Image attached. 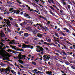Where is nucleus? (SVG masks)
<instances>
[{
	"label": "nucleus",
	"mask_w": 75,
	"mask_h": 75,
	"mask_svg": "<svg viewBox=\"0 0 75 75\" xmlns=\"http://www.w3.org/2000/svg\"><path fill=\"white\" fill-rule=\"evenodd\" d=\"M7 51L8 52H10L15 54H19V55L18 56V58L20 60L21 59H23V57H22V55L21 54V52H20L19 53L18 52L14 50L12 51L10 49H8V50Z\"/></svg>",
	"instance_id": "1"
},
{
	"label": "nucleus",
	"mask_w": 75,
	"mask_h": 75,
	"mask_svg": "<svg viewBox=\"0 0 75 75\" xmlns=\"http://www.w3.org/2000/svg\"><path fill=\"white\" fill-rule=\"evenodd\" d=\"M36 47H37V48L36 49V51L38 53L41 52V51H42L41 52V54H43L44 53L43 52L44 50L43 48L42 47L39 46H37Z\"/></svg>",
	"instance_id": "2"
},
{
	"label": "nucleus",
	"mask_w": 75,
	"mask_h": 75,
	"mask_svg": "<svg viewBox=\"0 0 75 75\" xmlns=\"http://www.w3.org/2000/svg\"><path fill=\"white\" fill-rule=\"evenodd\" d=\"M4 20L5 21V22H2V23H6L9 27L11 26V24L10 23V21L9 19L7 20L5 18L4 19Z\"/></svg>",
	"instance_id": "3"
},
{
	"label": "nucleus",
	"mask_w": 75,
	"mask_h": 75,
	"mask_svg": "<svg viewBox=\"0 0 75 75\" xmlns=\"http://www.w3.org/2000/svg\"><path fill=\"white\" fill-rule=\"evenodd\" d=\"M24 48H30V49H33V46L29 45H24Z\"/></svg>",
	"instance_id": "4"
},
{
	"label": "nucleus",
	"mask_w": 75,
	"mask_h": 75,
	"mask_svg": "<svg viewBox=\"0 0 75 75\" xmlns=\"http://www.w3.org/2000/svg\"><path fill=\"white\" fill-rule=\"evenodd\" d=\"M5 71H9V72H10V70L8 69H0V72H4Z\"/></svg>",
	"instance_id": "5"
},
{
	"label": "nucleus",
	"mask_w": 75,
	"mask_h": 75,
	"mask_svg": "<svg viewBox=\"0 0 75 75\" xmlns=\"http://www.w3.org/2000/svg\"><path fill=\"white\" fill-rule=\"evenodd\" d=\"M43 57L44 58V61H45V62L47 61L48 60H49V58L50 59L51 58L49 57L48 56L45 55L43 56Z\"/></svg>",
	"instance_id": "6"
},
{
	"label": "nucleus",
	"mask_w": 75,
	"mask_h": 75,
	"mask_svg": "<svg viewBox=\"0 0 75 75\" xmlns=\"http://www.w3.org/2000/svg\"><path fill=\"white\" fill-rule=\"evenodd\" d=\"M29 35V34L28 33H25L24 34V36L26 38L28 37Z\"/></svg>",
	"instance_id": "7"
},
{
	"label": "nucleus",
	"mask_w": 75,
	"mask_h": 75,
	"mask_svg": "<svg viewBox=\"0 0 75 75\" xmlns=\"http://www.w3.org/2000/svg\"><path fill=\"white\" fill-rule=\"evenodd\" d=\"M50 13H51V15H52L53 16H56V15L55 14V13L53 12H52L50 10L49 11Z\"/></svg>",
	"instance_id": "8"
},
{
	"label": "nucleus",
	"mask_w": 75,
	"mask_h": 75,
	"mask_svg": "<svg viewBox=\"0 0 75 75\" xmlns=\"http://www.w3.org/2000/svg\"><path fill=\"white\" fill-rule=\"evenodd\" d=\"M20 11L19 10H17L16 11V10H15L14 13H16L17 15L18 14H20Z\"/></svg>",
	"instance_id": "9"
},
{
	"label": "nucleus",
	"mask_w": 75,
	"mask_h": 75,
	"mask_svg": "<svg viewBox=\"0 0 75 75\" xmlns=\"http://www.w3.org/2000/svg\"><path fill=\"white\" fill-rule=\"evenodd\" d=\"M16 44V43L15 42V40H12L11 41V42H10L9 43V44Z\"/></svg>",
	"instance_id": "10"
},
{
	"label": "nucleus",
	"mask_w": 75,
	"mask_h": 75,
	"mask_svg": "<svg viewBox=\"0 0 75 75\" xmlns=\"http://www.w3.org/2000/svg\"><path fill=\"white\" fill-rule=\"evenodd\" d=\"M0 44L1 45H0V49H1V47H3L4 46H5V45H4V44L2 43V42H0Z\"/></svg>",
	"instance_id": "11"
},
{
	"label": "nucleus",
	"mask_w": 75,
	"mask_h": 75,
	"mask_svg": "<svg viewBox=\"0 0 75 75\" xmlns=\"http://www.w3.org/2000/svg\"><path fill=\"white\" fill-rule=\"evenodd\" d=\"M0 34L1 35V37L2 38L6 36V35H5V34L4 33H0Z\"/></svg>",
	"instance_id": "12"
},
{
	"label": "nucleus",
	"mask_w": 75,
	"mask_h": 75,
	"mask_svg": "<svg viewBox=\"0 0 75 75\" xmlns=\"http://www.w3.org/2000/svg\"><path fill=\"white\" fill-rule=\"evenodd\" d=\"M23 23V25H26L28 23V20H25L24 22Z\"/></svg>",
	"instance_id": "13"
},
{
	"label": "nucleus",
	"mask_w": 75,
	"mask_h": 75,
	"mask_svg": "<svg viewBox=\"0 0 75 75\" xmlns=\"http://www.w3.org/2000/svg\"><path fill=\"white\" fill-rule=\"evenodd\" d=\"M46 73L47 74L51 75H52V72L51 71H48L46 72Z\"/></svg>",
	"instance_id": "14"
},
{
	"label": "nucleus",
	"mask_w": 75,
	"mask_h": 75,
	"mask_svg": "<svg viewBox=\"0 0 75 75\" xmlns=\"http://www.w3.org/2000/svg\"><path fill=\"white\" fill-rule=\"evenodd\" d=\"M29 16V15L28 14H27L26 13H24V16L25 18H28V17Z\"/></svg>",
	"instance_id": "15"
},
{
	"label": "nucleus",
	"mask_w": 75,
	"mask_h": 75,
	"mask_svg": "<svg viewBox=\"0 0 75 75\" xmlns=\"http://www.w3.org/2000/svg\"><path fill=\"white\" fill-rule=\"evenodd\" d=\"M9 45L10 46V47H11L12 48H13V49H14V48H17L16 46H12L11 45Z\"/></svg>",
	"instance_id": "16"
},
{
	"label": "nucleus",
	"mask_w": 75,
	"mask_h": 75,
	"mask_svg": "<svg viewBox=\"0 0 75 75\" xmlns=\"http://www.w3.org/2000/svg\"><path fill=\"white\" fill-rule=\"evenodd\" d=\"M44 44L46 45H50V44L49 43H47V42H44Z\"/></svg>",
	"instance_id": "17"
},
{
	"label": "nucleus",
	"mask_w": 75,
	"mask_h": 75,
	"mask_svg": "<svg viewBox=\"0 0 75 75\" xmlns=\"http://www.w3.org/2000/svg\"><path fill=\"white\" fill-rule=\"evenodd\" d=\"M13 8H10L9 11L11 13L13 12Z\"/></svg>",
	"instance_id": "18"
},
{
	"label": "nucleus",
	"mask_w": 75,
	"mask_h": 75,
	"mask_svg": "<svg viewBox=\"0 0 75 75\" xmlns=\"http://www.w3.org/2000/svg\"><path fill=\"white\" fill-rule=\"evenodd\" d=\"M49 7L53 11H54L55 10V9L52 6H50Z\"/></svg>",
	"instance_id": "19"
},
{
	"label": "nucleus",
	"mask_w": 75,
	"mask_h": 75,
	"mask_svg": "<svg viewBox=\"0 0 75 75\" xmlns=\"http://www.w3.org/2000/svg\"><path fill=\"white\" fill-rule=\"evenodd\" d=\"M62 53L63 54H64L65 55H67L66 53H65V52L64 51V52H62L61 53L60 52L59 53L60 54H62Z\"/></svg>",
	"instance_id": "20"
},
{
	"label": "nucleus",
	"mask_w": 75,
	"mask_h": 75,
	"mask_svg": "<svg viewBox=\"0 0 75 75\" xmlns=\"http://www.w3.org/2000/svg\"><path fill=\"white\" fill-rule=\"evenodd\" d=\"M32 64H33V65H34V66H35L37 65V63L34 62H32Z\"/></svg>",
	"instance_id": "21"
},
{
	"label": "nucleus",
	"mask_w": 75,
	"mask_h": 75,
	"mask_svg": "<svg viewBox=\"0 0 75 75\" xmlns=\"http://www.w3.org/2000/svg\"><path fill=\"white\" fill-rule=\"evenodd\" d=\"M64 63L66 64L67 65H69V62H68L67 61H66V62H64Z\"/></svg>",
	"instance_id": "22"
},
{
	"label": "nucleus",
	"mask_w": 75,
	"mask_h": 75,
	"mask_svg": "<svg viewBox=\"0 0 75 75\" xmlns=\"http://www.w3.org/2000/svg\"><path fill=\"white\" fill-rule=\"evenodd\" d=\"M50 1L53 5H55V3L53 0H50Z\"/></svg>",
	"instance_id": "23"
},
{
	"label": "nucleus",
	"mask_w": 75,
	"mask_h": 75,
	"mask_svg": "<svg viewBox=\"0 0 75 75\" xmlns=\"http://www.w3.org/2000/svg\"><path fill=\"white\" fill-rule=\"evenodd\" d=\"M18 61L20 63H21V64H23V63H24L23 62V61L22 60H18Z\"/></svg>",
	"instance_id": "24"
},
{
	"label": "nucleus",
	"mask_w": 75,
	"mask_h": 75,
	"mask_svg": "<svg viewBox=\"0 0 75 75\" xmlns=\"http://www.w3.org/2000/svg\"><path fill=\"white\" fill-rule=\"evenodd\" d=\"M49 66L51 67H52L54 66V64L53 63H51L50 64H49Z\"/></svg>",
	"instance_id": "25"
},
{
	"label": "nucleus",
	"mask_w": 75,
	"mask_h": 75,
	"mask_svg": "<svg viewBox=\"0 0 75 75\" xmlns=\"http://www.w3.org/2000/svg\"><path fill=\"white\" fill-rule=\"evenodd\" d=\"M21 57H23V59H25L26 58V56L24 55H22Z\"/></svg>",
	"instance_id": "26"
},
{
	"label": "nucleus",
	"mask_w": 75,
	"mask_h": 75,
	"mask_svg": "<svg viewBox=\"0 0 75 75\" xmlns=\"http://www.w3.org/2000/svg\"><path fill=\"white\" fill-rule=\"evenodd\" d=\"M0 65L2 67H4L5 65H6L5 64H3V63L2 62H1V64H0Z\"/></svg>",
	"instance_id": "27"
},
{
	"label": "nucleus",
	"mask_w": 75,
	"mask_h": 75,
	"mask_svg": "<svg viewBox=\"0 0 75 75\" xmlns=\"http://www.w3.org/2000/svg\"><path fill=\"white\" fill-rule=\"evenodd\" d=\"M5 62H6L8 63H9V65H11L12 67H13V65H12V64L9 63V62H8L7 61H5Z\"/></svg>",
	"instance_id": "28"
},
{
	"label": "nucleus",
	"mask_w": 75,
	"mask_h": 75,
	"mask_svg": "<svg viewBox=\"0 0 75 75\" xmlns=\"http://www.w3.org/2000/svg\"><path fill=\"white\" fill-rule=\"evenodd\" d=\"M32 21L31 20H28V24H30L32 23Z\"/></svg>",
	"instance_id": "29"
},
{
	"label": "nucleus",
	"mask_w": 75,
	"mask_h": 75,
	"mask_svg": "<svg viewBox=\"0 0 75 75\" xmlns=\"http://www.w3.org/2000/svg\"><path fill=\"white\" fill-rule=\"evenodd\" d=\"M26 7H27V8H28V11L30 10V7L29 6H28V5H26Z\"/></svg>",
	"instance_id": "30"
},
{
	"label": "nucleus",
	"mask_w": 75,
	"mask_h": 75,
	"mask_svg": "<svg viewBox=\"0 0 75 75\" xmlns=\"http://www.w3.org/2000/svg\"><path fill=\"white\" fill-rule=\"evenodd\" d=\"M23 23H21V24H20V25H21V26L22 27V28H24V26H23Z\"/></svg>",
	"instance_id": "31"
},
{
	"label": "nucleus",
	"mask_w": 75,
	"mask_h": 75,
	"mask_svg": "<svg viewBox=\"0 0 75 75\" xmlns=\"http://www.w3.org/2000/svg\"><path fill=\"white\" fill-rule=\"evenodd\" d=\"M45 28H46V26H44L43 27H42V28L41 29L42 30H45Z\"/></svg>",
	"instance_id": "32"
},
{
	"label": "nucleus",
	"mask_w": 75,
	"mask_h": 75,
	"mask_svg": "<svg viewBox=\"0 0 75 75\" xmlns=\"http://www.w3.org/2000/svg\"><path fill=\"white\" fill-rule=\"evenodd\" d=\"M7 30H8V31L9 32H11V30L9 29V28H8V27L7 28Z\"/></svg>",
	"instance_id": "33"
},
{
	"label": "nucleus",
	"mask_w": 75,
	"mask_h": 75,
	"mask_svg": "<svg viewBox=\"0 0 75 75\" xmlns=\"http://www.w3.org/2000/svg\"><path fill=\"white\" fill-rule=\"evenodd\" d=\"M1 49H0V50H6V49H5V48H6V47L4 46V47L3 48H2V47H1Z\"/></svg>",
	"instance_id": "34"
},
{
	"label": "nucleus",
	"mask_w": 75,
	"mask_h": 75,
	"mask_svg": "<svg viewBox=\"0 0 75 75\" xmlns=\"http://www.w3.org/2000/svg\"><path fill=\"white\" fill-rule=\"evenodd\" d=\"M0 26H1L2 27H8L7 26V25H3V26H2V25H0Z\"/></svg>",
	"instance_id": "35"
},
{
	"label": "nucleus",
	"mask_w": 75,
	"mask_h": 75,
	"mask_svg": "<svg viewBox=\"0 0 75 75\" xmlns=\"http://www.w3.org/2000/svg\"><path fill=\"white\" fill-rule=\"evenodd\" d=\"M67 8L69 10L70 9L71 6L69 5H67Z\"/></svg>",
	"instance_id": "36"
},
{
	"label": "nucleus",
	"mask_w": 75,
	"mask_h": 75,
	"mask_svg": "<svg viewBox=\"0 0 75 75\" xmlns=\"http://www.w3.org/2000/svg\"><path fill=\"white\" fill-rule=\"evenodd\" d=\"M55 34H54V35H55V36H56L57 37H58V33L56 32H55Z\"/></svg>",
	"instance_id": "37"
},
{
	"label": "nucleus",
	"mask_w": 75,
	"mask_h": 75,
	"mask_svg": "<svg viewBox=\"0 0 75 75\" xmlns=\"http://www.w3.org/2000/svg\"><path fill=\"white\" fill-rule=\"evenodd\" d=\"M63 11V10H60V14L62 16L63 15V14H62Z\"/></svg>",
	"instance_id": "38"
},
{
	"label": "nucleus",
	"mask_w": 75,
	"mask_h": 75,
	"mask_svg": "<svg viewBox=\"0 0 75 75\" xmlns=\"http://www.w3.org/2000/svg\"><path fill=\"white\" fill-rule=\"evenodd\" d=\"M8 18L9 19H10V20L11 21H12L13 20V18H11V17H10Z\"/></svg>",
	"instance_id": "39"
},
{
	"label": "nucleus",
	"mask_w": 75,
	"mask_h": 75,
	"mask_svg": "<svg viewBox=\"0 0 75 75\" xmlns=\"http://www.w3.org/2000/svg\"><path fill=\"white\" fill-rule=\"evenodd\" d=\"M64 47L65 50H68V49L66 47V46L64 45Z\"/></svg>",
	"instance_id": "40"
},
{
	"label": "nucleus",
	"mask_w": 75,
	"mask_h": 75,
	"mask_svg": "<svg viewBox=\"0 0 75 75\" xmlns=\"http://www.w3.org/2000/svg\"><path fill=\"white\" fill-rule=\"evenodd\" d=\"M71 68L74 69H75V67L73 66H71Z\"/></svg>",
	"instance_id": "41"
},
{
	"label": "nucleus",
	"mask_w": 75,
	"mask_h": 75,
	"mask_svg": "<svg viewBox=\"0 0 75 75\" xmlns=\"http://www.w3.org/2000/svg\"><path fill=\"white\" fill-rule=\"evenodd\" d=\"M38 72L40 74H44V72H41V71H38Z\"/></svg>",
	"instance_id": "42"
},
{
	"label": "nucleus",
	"mask_w": 75,
	"mask_h": 75,
	"mask_svg": "<svg viewBox=\"0 0 75 75\" xmlns=\"http://www.w3.org/2000/svg\"><path fill=\"white\" fill-rule=\"evenodd\" d=\"M30 27H27L26 28V29L28 30H29L30 29Z\"/></svg>",
	"instance_id": "43"
},
{
	"label": "nucleus",
	"mask_w": 75,
	"mask_h": 75,
	"mask_svg": "<svg viewBox=\"0 0 75 75\" xmlns=\"http://www.w3.org/2000/svg\"><path fill=\"white\" fill-rule=\"evenodd\" d=\"M33 71L35 72H36L38 71V70L35 69L34 70H33Z\"/></svg>",
	"instance_id": "44"
},
{
	"label": "nucleus",
	"mask_w": 75,
	"mask_h": 75,
	"mask_svg": "<svg viewBox=\"0 0 75 75\" xmlns=\"http://www.w3.org/2000/svg\"><path fill=\"white\" fill-rule=\"evenodd\" d=\"M7 3H8V4H10V5H11V4H12L11 2H7Z\"/></svg>",
	"instance_id": "45"
},
{
	"label": "nucleus",
	"mask_w": 75,
	"mask_h": 75,
	"mask_svg": "<svg viewBox=\"0 0 75 75\" xmlns=\"http://www.w3.org/2000/svg\"><path fill=\"white\" fill-rule=\"evenodd\" d=\"M34 11L36 13H38L39 12L38 11H37L36 10H34Z\"/></svg>",
	"instance_id": "46"
},
{
	"label": "nucleus",
	"mask_w": 75,
	"mask_h": 75,
	"mask_svg": "<svg viewBox=\"0 0 75 75\" xmlns=\"http://www.w3.org/2000/svg\"><path fill=\"white\" fill-rule=\"evenodd\" d=\"M48 2L50 4H51V3H51V1L50 0H48Z\"/></svg>",
	"instance_id": "47"
},
{
	"label": "nucleus",
	"mask_w": 75,
	"mask_h": 75,
	"mask_svg": "<svg viewBox=\"0 0 75 75\" xmlns=\"http://www.w3.org/2000/svg\"><path fill=\"white\" fill-rule=\"evenodd\" d=\"M66 42L67 43L69 44H70V43L68 41H66Z\"/></svg>",
	"instance_id": "48"
},
{
	"label": "nucleus",
	"mask_w": 75,
	"mask_h": 75,
	"mask_svg": "<svg viewBox=\"0 0 75 75\" xmlns=\"http://www.w3.org/2000/svg\"><path fill=\"white\" fill-rule=\"evenodd\" d=\"M11 71L13 74V73L14 72V71L13 70H11Z\"/></svg>",
	"instance_id": "49"
},
{
	"label": "nucleus",
	"mask_w": 75,
	"mask_h": 75,
	"mask_svg": "<svg viewBox=\"0 0 75 75\" xmlns=\"http://www.w3.org/2000/svg\"><path fill=\"white\" fill-rule=\"evenodd\" d=\"M54 39H55L54 40H58L59 39V38H56V37H54Z\"/></svg>",
	"instance_id": "50"
},
{
	"label": "nucleus",
	"mask_w": 75,
	"mask_h": 75,
	"mask_svg": "<svg viewBox=\"0 0 75 75\" xmlns=\"http://www.w3.org/2000/svg\"><path fill=\"white\" fill-rule=\"evenodd\" d=\"M71 3H74V4H75V2H74V1H73V0H71Z\"/></svg>",
	"instance_id": "51"
},
{
	"label": "nucleus",
	"mask_w": 75,
	"mask_h": 75,
	"mask_svg": "<svg viewBox=\"0 0 75 75\" xmlns=\"http://www.w3.org/2000/svg\"><path fill=\"white\" fill-rule=\"evenodd\" d=\"M23 33V32L20 31V32H19V34H21Z\"/></svg>",
	"instance_id": "52"
},
{
	"label": "nucleus",
	"mask_w": 75,
	"mask_h": 75,
	"mask_svg": "<svg viewBox=\"0 0 75 75\" xmlns=\"http://www.w3.org/2000/svg\"><path fill=\"white\" fill-rule=\"evenodd\" d=\"M39 70L40 71H41L42 70V69L41 67H40L39 68Z\"/></svg>",
	"instance_id": "53"
},
{
	"label": "nucleus",
	"mask_w": 75,
	"mask_h": 75,
	"mask_svg": "<svg viewBox=\"0 0 75 75\" xmlns=\"http://www.w3.org/2000/svg\"><path fill=\"white\" fill-rule=\"evenodd\" d=\"M6 41V40H1V42H3L4 41Z\"/></svg>",
	"instance_id": "54"
},
{
	"label": "nucleus",
	"mask_w": 75,
	"mask_h": 75,
	"mask_svg": "<svg viewBox=\"0 0 75 75\" xmlns=\"http://www.w3.org/2000/svg\"><path fill=\"white\" fill-rule=\"evenodd\" d=\"M48 42H51V39H48Z\"/></svg>",
	"instance_id": "55"
},
{
	"label": "nucleus",
	"mask_w": 75,
	"mask_h": 75,
	"mask_svg": "<svg viewBox=\"0 0 75 75\" xmlns=\"http://www.w3.org/2000/svg\"><path fill=\"white\" fill-rule=\"evenodd\" d=\"M51 23V22L49 21H47V24H49Z\"/></svg>",
	"instance_id": "56"
},
{
	"label": "nucleus",
	"mask_w": 75,
	"mask_h": 75,
	"mask_svg": "<svg viewBox=\"0 0 75 75\" xmlns=\"http://www.w3.org/2000/svg\"><path fill=\"white\" fill-rule=\"evenodd\" d=\"M39 17L41 18H44V17L42 16H40Z\"/></svg>",
	"instance_id": "57"
},
{
	"label": "nucleus",
	"mask_w": 75,
	"mask_h": 75,
	"mask_svg": "<svg viewBox=\"0 0 75 75\" xmlns=\"http://www.w3.org/2000/svg\"><path fill=\"white\" fill-rule=\"evenodd\" d=\"M61 37H60V39H62V40H63V36H61Z\"/></svg>",
	"instance_id": "58"
},
{
	"label": "nucleus",
	"mask_w": 75,
	"mask_h": 75,
	"mask_svg": "<svg viewBox=\"0 0 75 75\" xmlns=\"http://www.w3.org/2000/svg\"><path fill=\"white\" fill-rule=\"evenodd\" d=\"M35 1H36L37 2H38L39 1V0H34Z\"/></svg>",
	"instance_id": "59"
},
{
	"label": "nucleus",
	"mask_w": 75,
	"mask_h": 75,
	"mask_svg": "<svg viewBox=\"0 0 75 75\" xmlns=\"http://www.w3.org/2000/svg\"><path fill=\"white\" fill-rule=\"evenodd\" d=\"M63 29H64V30H66L67 29V28H63Z\"/></svg>",
	"instance_id": "60"
},
{
	"label": "nucleus",
	"mask_w": 75,
	"mask_h": 75,
	"mask_svg": "<svg viewBox=\"0 0 75 75\" xmlns=\"http://www.w3.org/2000/svg\"><path fill=\"white\" fill-rule=\"evenodd\" d=\"M66 32H69V30H68V29H67L66 30Z\"/></svg>",
	"instance_id": "61"
},
{
	"label": "nucleus",
	"mask_w": 75,
	"mask_h": 75,
	"mask_svg": "<svg viewBox=\"0 0 75 75\" xmlns=\"http://www.w3.org/2000/svg\"><path fill=\"white\" fill-rule=\"evenodd\" d=\"M59 42V41L58 40H54V42Z\"/></svg>",
	"instance_id": "62"
},
{
	"label": "nucleus",
	"mask_w": 75,
	"mask_h": 75,
	"mask_svg": "<svg viewBox=\"0 0 75 75\" xmlns=\"http://www.w3.org/2000/svg\"><path fill=\"white\" fill-rule=\"evenodd\" d=\"M18 46L19 47H21V44H20V45H18Z\"/></svg>",
	"instance_id": "63"
},
{
	"label": "nucleus",
	"mask_w": 75,
	"mask_h": 75,
	"mask_svg": "<svg viewBox=\"0 0 75 75\" xmlns=\"http://www.w3.org/2000/svg\"><path fill=\"white\" fill-rule=\"evenodd\" d=\"M62 35H63L64 36L65 35V34L64 33H62Z\"/></svg>",
	"instance_id": "64"
}]
</instances>
